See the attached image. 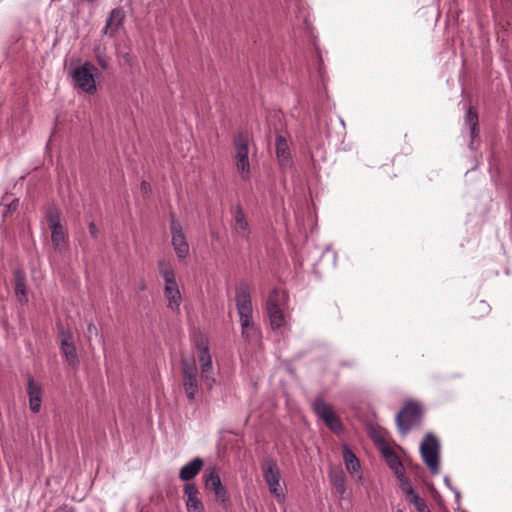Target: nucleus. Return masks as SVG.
Masks as SVG:
<instances>
[{
    "instance_id": "23",
    "label": "nucleus",
    "mask_w": 512,
    "mask_h": 512,
    "mask_svg": "<svg viewBox=\"0 0 512 512\" xmlns=\"http://www.w3.org/2000/svg\"><path fill=\"white\" fill-rule=\"evenodd\" d=\"M343 460L347 471L351 475L360 471V462L358 458L346 445L343 446Z\"/></svg>"
},
{
    "instance_id": "29",
    "label": "nucleus",
    "mask_w": 512,
    "mask_h": 512,
    "mask_svg": "<svg viewBox=\"0 0 512 512\" xmlns=\"http://www.w3.org/2000/svg\"><path fill=\"white\" fill-rule=\"evenodd\" d=\"M281 298H282L281 293L277 289L272 290V292L270 293V295L268 296V299L266 301L267 311L271 310V307L280 308L279 302H280Z\"/></svg>"
},
{
    "instance_id": "13",
    "label": "nucleus",
    "mask_w": 512,
    "mask_h": 512,
    "mask_svg": "<svg viewBox=\"0 0 512 512\" xmlns=\"http://www.w3.org/2000/svg\"><path fill=\"white\" fill-rule=\"evenodd\" d=\"M275 153L280 169L282 171L290 170L293 165L291 152L287 140L282 135L276 137Z\"/></svg>"
},
{
    "instance_id": "28",
    "label": "nucleus",
    "mask_w": 512,
    "mask_h": 512,
    "mask_svg": "<svg viewBox=\"0 0 512 512\" xmlns=\"http://www.w3.org/2000/svg\"><path fill=\"white\" fill-rule=\"evenodd\" d=\"M465 121H466V123L470 127L471 136L474 137L475 132H476V127H477V124H478V115H477V113L472 108H470L468 110V112L466 114Z\"/></svg>"
},
{
    "instance_id": "4",
    "label": "nucleus",
    "mask_w": 512,
    "mask_h": 512,
    "mask_svg": "<svg viewBox=\"0 0 512 512\" xmlns=\"http://www.w3.org/2000/svg\"><path fill=\"white\" fill-rule=\"evenodd\" d=\"M250 138L246 132L239 133L234 139L235 166L242 180L250 179L251 166L249 161Z\"/></svg>"
},
{
    "instance_id": "16",
    "label": "nucleus",
    "mask_w": 512,
    "mask_h": 512,
    "mask_svg": "<svg viewBox=\"0 0 512 512\" xmlns=\"http://www.w3.org/2000/svg\"><path fill=\"white\" fill-rule=\"evenodd\" d=\"M27 394L29 397V408L33 413H38L42 402V387L32 376L28 377Z\"/></svg>"
},
{
    "instance_id": "37",
    "label": "nucleus",
    "mask_w": 512,
    "mask_h": 512,
    "mask_svg": "<svg viewBox=\"0 0 512 512\" xmlns=\"http://www.w3.org/2000/svg\"><path fill=\"white\" fill-rule=\"evenodd\" d=\"M18 203H19V200L18 199H14L11 202V204L9 205V209L15 210L18 207Z\"/></svg>"
},
{
    "instance_id": "40",
    "label": "nucleus",
    "mask_w": 512,
    "mask_h": 512,
    "mask_svg": "<svg viewBox=\"0 0 512 512\" xmlns=\"http://www.w3.org/2000/svg\"><path fill=\"white\" fill-rule=\"evenodd\" d=\"M99 64L101 65L102 68L106 69L107 68V64L105 61L103 60H99Z\"/></svg>"
},
{
    "instance_id": "35",
    "label": "nucleus",
    "mask_w": 512,
    "mask_h": 512,
    "mask_svg": "<svg viewBox=\"0 0 512 512\" xmlns=\"http://www.w3.org/2000/svg\"><path fill=\"white\" fill-rule=\"evenodd\" d=\"M141 190H142V192H143L144 194H147V193L150 191V185H149V183H148V182H146V181H143V182L141 183Z\"/></svg>"
},
{
    "instance_id": "3",
    "label": "nucleus",
    "mask_w": 512,
    "mask_h": 512,
    "mask_svg": "<svg viewBox=\"0 0 512 512\" xmlns=\"http://www.w3.org/2000/svg\"><path fill=\"white\" fill-rule=\"evenodd\" d=\"M70 76L74 85L86 94H94L97 90L95 76L98 69L90 62L70 68Z\"/></svg>"
},
{
    "instance_id": "39",
    "label": "nucleus",
    "mask_w": 512,
    "mask_h": 512,
    "mask_svg": "<svg viewBox=\"0 0 512 512\" xmlns=\"http://www.w3.org/2000/svg\"><path fill=\"white\" fill-rule=\"evenodd\" d=\"M444 482H445V484H446L450 489H452L451 484H450V479H449V477H447V476H446V477L444 478Z\"/></svg>"
},
{
    "instance_id": "6",
    "label": "nucleus",
    "mask_w": 512,
    "mask_h": 512,
    "mask_svg": "<svg viewBox=\"0 0 512 512\" xmlns=\"http://www.w3.org/2000/svg\"><path fill=\"white\" fill-rule=\"evenodd\" d=\"M439 450V440L431 433H427L421 442L420 453L432 474L439 473Z\"/></svg>"
},
{
    "instance_id": "19",
    "label": "nucleus",
    "mask_w": 512,
    "mask_h": 512,
    "mask_svg": "<svg viewBox=\"0 0 512 512\" xmlns=\"http://www.w3.org/2000/svg\"><path fill=\"white\" fill-rule=\"evenodd\" d=\"M124 20V13L121 9H113L107 18L106 25L103 29L104 34L113 36Z\"/></svg>"
},
{
    "instance_id": "5",
    "label": "nucleus",
    "mask_w": 512,
    "mask_h": 512,
    "mask_svg": "<svg viewBox=\"0 0 512 512\" xmlns=\"http://www.w3.org/2000/svg\"><path fill=\"white\" fill-rule=\"evenodd\" d=\"M182 380L185 394L189 401H194L199 392L198 369L194 358H182Z\"/></svg>"
},
{
    "instance_id": "9",
    "label": "nucleus",
    "mask_w": 512,
    "mask_h": 512,
    "mask_svg": "<svg viewBox=\"0 0 512 512\" xmlns=\"http://www.w3.org/2000/svg\"><path fill=\"white\" fill-rule=\"evenodd\" d=\"M313 409L318 418H320L332 432L339 434L343 431L342 423L334 413L331 405L322 399H317L313 403Z\"/></svg>"
},
{
    "instance_id": "26",
    "label": "nucleus",
    "mask_w": 512,
    "mask_h": 512,
    "mask_svg": "<svg viewBox=\"0 0 512 512\" xmlns=\"http://www.w3.org/2000/svg\"><path fill=\"white\" fill-rule=\"evenodd\" d=\"M47 222L50 229L53 227L62 226L61 224V212L56 207H50L47 211Z\"/></svg>"
},
{
    "instance_id": "12",
    "label": "nucleus",
    "mask_w": 512,
    "mask_h": 512,
    "mask_svg": "<svg viewBox=\"0 0 512 512\" xmlns=\"http://www.w3.org/2000/svg\"><path fill=\"white\" fill-rule=\"evenodd\" d=\"M205 487L214 493L216 501L225 503L227 501L226 488L223 486L219 473L215 468L209 470L205 476Z\"/></svg>"
},
{
    "instance_id": "1",
    "label": "nucleus",
    "mask_w": 512,
    "mask_h": 512,
    "mask_svg": "<svg viewBox=\"0 0 512 512\" xmlns=\"http://www.w3.org/2000/svg\"><path fill=\"white\" fill-rule=\"evenodd\" d=\"M158 270L164 280V295L168 301V307L176 313L180 312L182 296L176 282L172 265L165 260L158 261Z\"/></svg>"
},
{
    "instance_id": "25",
    "label": "nucleus",
    "mask_w": 512,
    "mask_h": 512,
    "mask_svg": "<svg viewBox=\"0 0 512 512\" xmlns=\"http://www.w3.org/2000/svg\"><path fill=\"white\" fill-rule=\"evenodd\" d=\"M240 326H241V334H242V337L245 339V341L252 342V341L258 340L260 331L257 328V326L255 325L254 321L248 322L247 325L245 323L240 324Z\"/></svg>"
},
{
    "instance_id": "10",
    "label": "nucleus",
    "mask_w": 512,
    "mask_h": 512,
    "mask_svg": "<svg viewBox=\"0 0 512 512\" xmlns=\"http://www.w3.org/2000/svg\"><path fill=\"white\" fill-rule=\"evenodd\" d=\"M236 307L239 314L240 324H246L253 321V307L249 288L242 285L236 289L235 295Z\"/></svg>"
},
{
    "instance_id": "33",
    "label": "nucleus",
    "mask_w": 512,
    "mask_h": 512,
    "mask_svg": "<svg viewBox=\"0 0 512 512\" xmlns=\"http://www.w3.org/2000/svg\"><path fill=\"white\" fill-rule=\"evenodd\" d=\"M477 307L479 308L480 311H482L484 313H488L489 312V305L485 301H480L477 304Z\"/></svg>"
},
{
    "instance_id": "27",
    "label": "nucleus",
    "mask_w": 512,
    "mask_h": 512,
    "mask_svg": "<svg viewBox=\"0 0 512 512\" xmlns=\"http://www.w3.org/2000/svg\"><path fill=\"white\" fill-rule=\"evenodd\" d=\"M383 454H384L389 466L393 470H395L396 473H398V470L401 468L402 464L399 461L397 455L394 452L390 451L389 449L384 450Z\"/></svg>"
},
{
    "instance_id": "11",
    "label": "nucleus",
    "mask_w": 512,
    "mask_h": 512,
    "mask_svg": "<svg viewBox=\"0 0 512 512\" xmlns=\"http://www.w3.org/2000/svg\"><path fill=\"white\" fill-rule=\"evenodd\" d=\"M172 245L179 259L186 258L189 253V245L186 241L182 226L172 218L171 224Z\"/></svg>"
},
{
    "instance_id": "20",
    "label": "nucleus",
    "mask_w": 512,
    "mask_h": 512,
    "mask_svg": "<svg viewBox=\"0 0 512 512\" xmlns=\"http://www.w3.org/2000/svg\"><path fill=\"white\" fill-rule=\"evenodd\" d=\"M14 284L17 300L22 304H26L28 302L26 277L22 270L18 269L14 272Z\"/></svg>"
},
{
    "instance_id": "2",
    "label": "nucleus",
    "mask_w": 512,
    "mask_h": 512,
    "mask_svg": "<svg viewBox=\"0 0 512 512\" xmlns=\"http://www.w3.org/2000/svg\"><path fill=\"white\" fill-rule=\"evenodd\" d=\"M195 348L197 351V361L200 366L201 378L208 388H211L215 383L212 356L209 350L208 338L199 333L194 339Z\"/></svg>"
},
{
    "instance_id": "21",
    "label": "nucleus",
    "mask_w": 512,
    "mask_h": 512,
    "mask_svg": "<svg viewBox=\"0 0 512 512\" xmlns=\"http://www.w3.org/2000/svg\"><path fill=\"white\" fill-rule=\"evenodd\" d=\"M330 481L339 495H343L346 491L345 474L341 468H333L329 472Z\"/></svg>"
},
{
    "instance_id": "34",
    "label": "nucleus",
    "mask_w": 512,
    "mask_h": 512,
    "mask_svg": "<svg viewBox=\"0 0 512 512\" xmlns=\"http://www.w3.org/2000/svg\"><path fill=\"white\" fill-rule=\"evenodd\" d=\"M54 512H75L73 508L69 506H61L57 508Z\"/></svg>"
},
{
    "instance_id": "30",
    "label": "nucleus",
    "mask_w": 512,
    "mask_h": 512,
    "mask_svg": "<svg viewBox=\"0 0 512 512\" xmlns=\"http://www.w3.org/2000/svg\"><path fill=\"white\" fill-rule=\"evenodd\" d=\"M400 488L402 492L405 494L406 499L410 501L413 499V496H417V492L413 489L411 484L406 479H401Z\"/></svg>"
},
{
    "instance_id": "17",
    "label": "nucleus",
    "mask_w": 512,
    "mask_h": 512,
    "mask_svg": "<svg viewBox=\"0 0 512 512\" xmlns=\"http://www.w3.org/2000/svg\"><path fill=\"white\" fill-rule=\"evenodd\" d=\"M186 496V508L188 512H203L204 506L199 495V490L194 483H187L184 486Z\"/></svg>"
},
{
    "instance_id": "42",
    "label": "nucleus",
    "mask_w": 512,
    "mask_h": 512,
    "mask_svg": "<svg viewBox=\"0 0 512 512\" xmlns=\"http://www.w3.org/2000/svg\"><path fill=\"white\" fill-rule=\"evenodd\" d=\"M396 512H403V510H401V509H398V510H397Z\"/></svg>"
},
{
    "instance_id": "38",
    "label": "nucleus",
    "mask_w": 512,
    "mask_h": 512,
    "mask_svg": "<svg viewBox=\"0 0 512 512\" xmlns=\"http://www.w3.org/2000/svg\"><path fill=\"white\" fill-rule=\"evenodd\" d=\"M146 288H147V285H146L145 281H141L139 284V289L141 291H144V290H146Z\"/></svg>"
},
{
    "instance_id": "32",
    "label": "nucleus",
    "mask_w": 512,
    "mask_h": 512,
    "mask_svg": "<svg viewBox=\"0 0 512 512\" xmlns=\"http://www.w3.org/2000/svg\"><path fill=\"white\" fill-rule=\"evenodd\" d=\"M89 233L93 238H97L98 236V229L93 222L89 224Z\"/></svg>"
},
{
    "instance_id": "15",
    "label": "nucleus",
    "mask_w": 512,
    "mask_h": 512,
    "mask_svg": "<svg viewBox=\"0 0 512 512\" xmlns=\"http://www.w3.org/2000/svg\"><path fill=\"white\" fill-rule=\"evenodd\" d=\"M232 230L238 237L248 240L250 226L240 205L236 206L233 213Z\"/></svg>"
},
{
    "instance_id": "18",
    "label": "nucleus",
    "mask_w": 512,
    "mask_h": 512,
    "mask_svg": "<svg viewBox=\"0 0 512 512\" xmlns=\"http://www.w3.org/2000/svg\"><path fill=\"white\" fill-rule=\"evenodd\" d=\"M203 464L204 463L201 458H194L180 469L179 478L182 481H190L194 479L201 471Z\"/></svg>"
},
{
    "instance_id": "41",
    "label": "nucleus",
    "mask_w": 512,
    "mask_h": 512,
    "mask_svg": "<svg viewBox=\"0 0 512 512\" xmlns=\"http://www.w3.org/2000/svg\"><path fill=\"white\" fill-rule=\"evenodd\" d=\"M455 496L457 499L460 497V492L458 490H454Z\"/></svg>"
},
{
    "instance_id": "14",
    "label": "nucleus",
    "mask_w": 512,
    "mask_h": 512,
    "mask_svg": "<svg viewBox=\"0 0 512 512\" xmlns=\"http://www.w3.org/2000/svg\"><path fill=\"white\" fill-rule=\"evenodd\" d=\"M60 349L69 366L75 367L79 363L76 347L74 345L73 337L70 332H62Z\"/></svg>"
},
{
    "instance_id": "36",
    "label": "nucleus",
    "mask_w": 512,
    "mask_h": 512,
    "mask_svg": "<svg viewBox=\"0 0 512 512\" xmlns=\"http://www.w3.org/2000/svg\"><path fill=\"white\" fill-rule=\"evenodd\" d=\"M88 332H89V334H93V333L97 334V328L93 323H90L88 325Z\"/></svg>"
},
{
    "instance_id": "31",
    "label": "nucleus",
    "mask_w": 512,
    "mask_h": 512,
    "mask_svg": "<svg viewBox=\"0 0 512 512\" xmlns=\"http://www.w3.org/2000/svg\"><path fill=\"white\" fill-rule=\"evenodd\" d=\"M409 502L415 506L417 512H430L426 501L419 495L413 496V499H410Z\"/></svg>"
},
{
    "instance_id": "24",
    "label": "nucleus",
    "mask_w": 512,
    "mask_h": 512,
    "mask_svg": "<svg viewBox=\"0 0 512 512\" xmlns=\"http://www.w3.org/2000/svg\"><path fill=\"white\" fill-rule=\"evenodd\" d=\"M51 230V241L54 248L60 252L66 248V232L63 226L53 227Z\"/></svg>"
},
{
    "instance_id": "8",
    "label": "nucleus",
    "mask_w": 512,
    "mask_h": 512,
    "mask_svg": "<svg viewBox=\"0 0 512 512\" xmlns=\"http://www.w3.org/2000/svg\"><path fill=\"white\" fill-rule=\"evenodd\" d=\"M422 408L415 402H407L396 416L397 426L402 434L417 425L420 421Z\"/></svg>"
},
{
    "instance_id": "7",
    "label": "nucleus",
    "mask_w": 512,
    "mask_h": 512,
    "mask_svg": "<svg viewBox=\"0 0 512 512\" xmlns=\"http://www.w3.org/2000/svg\"><path fill=\"white\" fill-rule=\"evenodd\" d=\"M263 477L268 485L270 493L278 500H284V493L281 486V474L275 461L267 459L262 464Z\"/></svg>"
},
{
    "instance_id": "22",
    "label": "nucleus",
    "mask_w": 512,
    "mask_h": 512,
    "mask_svg": "<svg viewBox=\"0 0 512 512\" xmlns=\"http://www.w3.org/2000/svg\"><path fill=\"white\" fill-rule=\"evenodd\" d=\"M267 313L272 329L282 333L286 326V319L281 309L271 307V310L267 311Z\"/></svg>"
}]
</instances>
